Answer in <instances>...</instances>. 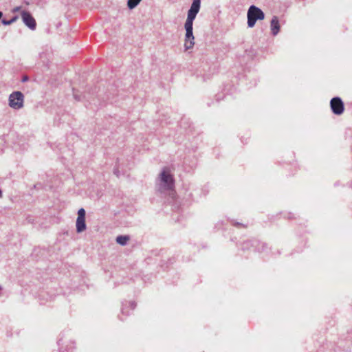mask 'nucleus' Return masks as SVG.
Wrapping results in <instances>:
<instances>
[{
	"label": "nucleus",
	"mask_w": 352,
	"mask_h": 352,
	"mask_svg": "<svg viewBox=\"0 0 352 352\" xmlns=\"http://www.w3.org/2000/svg\"><path fill=\"white\" fill-rule=\"evenodd\" d=\"M201 8V0H192V3L188 11L187 19L184 24L186 30L184 47L186 50L192 48L195 42L193 36V21Z\"/></svg>",
	"instance_id": "1"
},
{
	"label": "nucleus",
	"mask_w": 352,
	"mask_h": 352,
	"mask_svg": "<svg viewBox=\"0 0 352 352\" xmlns=\"http://www.w3.org/2000/svg\"><path fill=\"white\" fill-rule=\"evenodd\" d=\"M175 187V180L173 175L164 168L160 174L159 190L160 192L171 190Z\"/></svg>",
	"instance_id": "2"
},
{
	"label": "nucleus",
	"mask_w": 352,
	"mask_h": 352,
	"mask_svg": "<svg viewBox=\"0 0 352 352\" xmlns=\"http://www.w3.org/2000/svg\"><path fill=\"white\" fill-rule=\"evenodd\" d=\"M248 27L253 28L257 21H261L265 19V13L258 7L252 5L249 7L247 12Z\"/></svg>",
	"instance_id": "3"
},
{
	"label": "nucleus",
	"mask_w": 352,
	"mask_h": 352,
	"mask_svg": "<svg viewBox=\"0 0 352 352\" xmlns=\"http://www.w3.org/2000/svg\"><path fill=\"white\" fill-rule=\"evenodd\" d=\"M8 105L13 109L19 110L24 106V95L20 91H14L8 97Z\"/></svg>",
	"instance_id": "4"
},
{
	"label": "nucleus",
	"mask_w": 352,
	"mask_h": 352,
	"mask_svg": "<svg viewBox=\"0 0 352 352\" xmlns=\"http://www.w3.org/2000/svg\"><path fill=\"white\" fill-rule=\"evenodd\" d=\"M330 107L332 112L337 116L342 114L344 111V102L341 98L338 96L331 98L330 101Z\"/></svg>",
	"instance_id": "5"
},
{
	"label": "nucleus",
	"mask_w": 352,
	"mask_h": 352,
	"mask_svg": "<svg viewBox=\"0 0 352 352\" xmlns=\"http://www.w3.org/2000/svg\"><path fill=\"white\" fill-rule=\"evenodd\" d=\"M86 211L81 208L78 211V217L76 221V228L77 233H81L87 229L85 222Z\"/></svg>",
	"instance_id": "6"
},
{
	"label": "nucleus",
	"mask_w": 352,
	"mask_h": 352,
	"mask_svg": "<svg viewBox=\"0 0 352 352\" xmlns=\"http://www.w3.org/2000/svg\"><path fill=\"white\" fill-rule=\"evenodd\" d=\"M21 15L24 24L30 30H34L36 28V22L32 14L23 10L21 12Z\"/></svg>",
	"instance_id": "7"
},
{
	"label": "nucleus",
	"mask_w": 352,
	"mask_h": 352,
	"mask_svg": "<svg viewBox=\"0 0 352 352\" xmlns=\"http://www.w3.org/2000/svg\"><path fill=\"white\" fill-rule=\"evenodd\" d=\"M279 19L276 16H274L270 21V29L273 36H276L280 31Z\"/></svg>",
	"instance_id": "8"
},
{
	"label": "nucleus",
	"mask_w": 352,
	"mask_h": 352,
	"mask_svg": "<svg viewBox=\"0 0 352 352\" xmlns=\"http://www.w3.org/2000/svg\"><path fill=\"white\" fill-rule=\"evenodd\" d=\"M130 237L129 235H118L116 239V241L118 244L124 246L126 245Z\"/></svg>",
	"instance_id": "9"
},
{
	"label": "nucleus",
	"mask_w": 352,
	"mask_h": 352,
	"mask_svg": "<svg viewBox=\"0 0 352 352\" xmlns=\"http://www.w3.org/2000/svg\"><path fill=\"white\" fill-rule=\"evenodd\" d=\"M74 345L73 342H70L69 344L66 345L65 347H63L60 349V352H74Z\"/></svg>",
	"instance_id": "10"
},
{
	"label": "nucleus",
	"mask_w": 352,
	"mask_h": 352,
	"mask_svg": "<svg viewBox=\"0 0 352 352\" xmlns=\"http://www.w3.org/2000/svg\"><path fill=\"white\" fill-rule=\"evenodd\" d=\"M142 0H127V6L130 10H133L138 6Z\"/></svg>",
	"instance_id": "11"
},
{
	"label": "nucleus",
	"mask_w": 352,
	"mask_h": 352,
	"mask_svg": "<svg viewBox=\"0 0 352 352\" xmlns=\"http://www.w3.org/2000/svg\"><path fill=\"white\" fill-rule=\"evenodd\" d=\"M18 19V16H14L10 19L7 20L6 19H1V23L4 25H9L14 23Z\"/></svg>",
	"instance_id": "12"
},
{
	"label": "nucleus",
	"mask_w": 352,
	"mask_h": 352,
	"mask_svg": "<svg viewBox=\"0 0 352 352\" xmlns=\"http://www.w3.org/2000/svg\"><path fill=\"white\" fill-rule=\"evenodd\" d=\"M252 245V243L251 241H246L243 243L241 248L243 250H248L250 248V247Z\"/></svg>",
	"instance_id": "13"
},
{
	"label": "nucleus",
	"mask_w": 352,
	"mask_h": 352,
	"mask_svg": "<svg viewBox=\"0 0 352 352\" xmlns=\"http://www.w3.org/2000/svg\"><path fill=\"white\" fill-rule=\"evenodd\" d=\"M73 95H74V98H75L76 100H77V101L81 100V96L80 95L77 94L76 93H75L74 89H73Z\"/></svg>",
	"instance_id": "14"
},
{
	"label": "nucleus",
	"mask_w": 352,
	"mask_h": 352,
	"mask_svg": "<svg viewBox=\"0 0 352 352\" xmlns=\"http://www.w3.org/2000/svg\"><path fill=\"white\" fill-rule=\"evenodd\" d=\"M232 225L236 226V227H239V226H243L244 228L246 227V226L242 224L241 223H239V222H237V221H232Z\"/></svg>",
	"instance_id": "15"
},
{
	"label": "nucleus",
	"mask_w": 352,
	"mask_h": 352,
	"mask_svg": "<svg viewBox=\"0 0 352 352\" xmlns=\"http://www.w3.org/2000/svg\"><path fill=\"white\" fill-rule=\"evenodd\" d=\"M113 173H114L117 177H119V176H120V170H119L118 167H115V168H114V169H113Z\"/></svg>",
	"instance_id": "16"
},
{
	"label": "nucleus",
	"mask_w": 352,
	"mask_h": 352,
	"mask_svg": "<svg viewBox=\"0 0 352 352\" xmlns=\"http://www.w3.org/2000/svg\"><path fill=\"white\" fill-rule=\"evenodd\" d=\"M29 80V77L27 75H24L21 78L22 82H25Z\"/></svg>",
	"instance_id": "17"
},
{
	"label": "nucleus",
	"mask_w": 352,
	"mask_h": 352,
	"mask_svg": "<svg viewBox=\"0 0 352 352\" xmlns=\"http://www.w3.org/2000/svg\"><path fill=\"white\" fill-rule=\"evenodd\" d=\"M199 75L201 76V78H202L204 81H205L206 79L209 78L208 76H206L205 75H202L201 73L197 74V76H199Z\"/></svg>",
	"instance_id": "18"
},
{
	"label": "nucleus",
	"mask_w": 352,
	"mask_h": 352,
	"mask_svg": "<svg viewBox=\"0 0 352 352\" xmlns=\"http://www.w3.org/2000/svg\"><path fill=\"white\" fill-rule=\"evenodd\" d=\"M131 309L133 310L136 307V303L133 301L129 302Z\"/></svg>",
	"instance_id": "19"
},
{
	"label": "nucleus",
	"mask_w": 352,
	"mask_h": 352,
	"mask_svg": "<svg viewBox=\"0 0 352 352\" xmlns=\"http://www.w3.org/2000/svg\"><path fill=\"white\" fill-rule=\"evenodd\" d=\"M121 311H122V314H125V310H124V308H123V307H122V308ZM126 315H128V313H126Z\"/></svg>",
	"instance_id": "20"
},
{
	"label": "nucleus",
	"mask_w": 352,
	"mask_h": 352,
	"mask_svg": "<svg viewBox=\"0 0 352 352\" xmlns=\"http://www.w3.org/2000/svg\"><path fill=\"white\" fill-rule=\"evenodd\" d=\"M19 9H20V7H16V8H15L13 10V11H14V12H16V11H19Z\"/></svg>",
	"instance_id": "21"
},
{
	"label": "nucleus",
	"mask_w": 352,
	"mask_h": 352,
	"mask_svg": "<svg viewBox=\"0 0 352 352\" xmlns=\"http://www.w3.org/2000/svg\"><path fill=\"white\" fill-rule=\"evenodd\" d=\"M266 246H267V245H266V244H265V243H263V250H265V248H267Z\"/></svg>",
	"instance_id": "22"
},
{
	"label": "nucleus",
	"mask_w": 352,
	"mask_h": 352,
	"mask_svg": "<svg viewBox=\"0 0 352 352\" xmlns=\"http://www.w3.org/2000/svg\"><path fill=\"white\" fill-rule=\"evenodd\" d=\"M3 197V192L1 190V189L0 188V198H1Z\"/></svg>",
	"instance_id": "23"
},
{
	"label": "nucleus",
	"mask_w": 352,
	"mask_h": 352,
	"mask_svg": "<svg viewBox=\"0 0 352 352\" xmlns=\"http://www.w3.org/2000/svg\"><path fill=\"white\" fill-rule=\"evenodd\" d=\"M24 2L25 3L26 5H29L30 4V2H28V0H24Z\"/></svg>",
	"instance_id": "24"
},
{
	"label": "nucleus",
	"mask_w": 352,
	"mask_h": 352,
	"mask_svg": "<svg viewBox=\"0 0 352 352\" xmlns=\"http://www.w3.org/2000/svg\"><path fill=\"white\" fill-rule=\"evenodd\" d=\"M1 289H2V287H1V286L0 285V290H1Z\"/></svg>",
	"instance_id": "25"
}]
</instances>
